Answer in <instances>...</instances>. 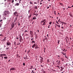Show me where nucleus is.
<instances>
[{"instance_id":"nucleus-3","label":"nucleus","mask_w":73,"mask_h":73,"mask_svg":"<svg viewBox=\"0 0 73 73\" xmlns=\"http://www.w3.org/2000/svg\"><path fill=\"white\" fill-rule=\"evenodd\" d=\"M36 45L37 43H35L33 45L32 47L33 48H35V47L36 46Z\"/></svg>"},{"instance_id":"nucleus-8","label":"nucleus","mask_w":73,"mask_h":73,"mask_svg":"<svg viewBox=\"0 0 73 73\" xmlns=\"http://www.w3.org/2000/svg\"><path fill=\"white\" fill-rule=\"evenodd\" d=\"M46 23V21H45L43 23V24H42V25H46V23Z\"/></svg>"},{"instance_id":"nucleus-9","label":"nucleus","mask_w":73,"mask_h":73,"mask_svg":"<svg viewBox=\"0 0 73 73\" xmlns=\"http://www.w3.org/2000/svg\"><path fill=\"white\" fill-rule=\"evenodd\" d=\"M46 20L44 19L43 20V21L42 20L41 21V23H44V22H45V21H46Z\"/></svg>"},{"instance_id":"nucleus-11","label":"nucleus","mask_w":73,"mask_h":73,"mask_svg":"<svg viewBox=\"0 0 73 73\" xmlns=\"http://www.w3.org/2000/svg\"><path fill=\"white\" fill-rule=\"evenodd\" d=\"M3 40L4 41H5L6 40V37H5Z\"/></svg>"},{"instance_id":"nucleus-38","label":"nucleus","mask_w":73,"mask_h":73,"mask_svg":"<svg viewBox=\"0 0 73 73\" xmlns=\"http://www.w3.org/2000/svg\"><path fill=\"white\" fill-rule=\"evenodd\" d=\"M56 23H57V24H59V23H58V22H57V21H56Z\"/></svg>"},{"instance_id":"nucleus-30","label":"nucleus","mask_w":73,"mask_h":73,"mask_svg":"<svg viewBox=\"0 0 73 73\" xmlns=\"http://www.w3.org/2000/svg\"><path fill=\"white\" fill-rule=\"evenodd\" d=\"M59 4L60 5H62L63 4L61 3V2L59 3Z\"/></svg>"},{"instance_id":"nucleus-39","label":"nucleus","mask_w":73,"mask_h":73,"mask_svg":"<svg viewBox=\"0 0 73 73\" xmlns=\"http://www.w3.org/2000/svg\"><path fill=\"white\" fill-rule=\"evenodd\" d=\"M9 49V47L6 48V49Z\"/></svg>"},{"instance_id":"nucleus-28","label":"nucleus","mask_w":73,"mask_h":73,"mask_svg":"<svg viewBox=\"0 0 73 73\" xmlns=\"http://www.w3.org/2000/svg\"><path fill=\"white\" fill-rule=\"evenodd\" d=\"M54 15H56V11H54Z\"/></svg>"},{"instance_id":"nucleus-63","label":"nucleus","mask_w":73,"mask_h":73,"mask_svg":"<svg viewBox=\"0 0 73 73\" xmlns=\"http://www.w3.org/2000/svg\"><path fill=\"white\" fill-rule=\"evenodd\" d=\"M65 57H66V58H68V57H67V56H65Z\"/></svg>"},{"instance_id":"nucleus-51","label":"nucleus","mask_w":73,"mask_h":73,"mask_svg":"<svg viewBox=\"0 0 73 73\" xmlns=\"http://www.w3.org/2000/svg\"><path fill=\"white\" fill-rule=\"evenodd\" d=\"M20 45V43H19V44H17V45Z\"/></svg>"},{"instance_id":"nucleus-27","label":"nucleus","mask_w":73,"mask_h":73,"mask_svg":"<svg viewBox=\"0 0 73 73\" xmlns=\"http://www.w3.org/2000/svg\"><path fill=\"white\" fill-rule=\"evenodd\" d=\"M23 66H25V63L24 62L23 63Z\"/></svg>"},{"instance_id":"nucleus-37","label":"nucleus","mask_w":73,"mask_h":73,"mask_svg":"<svg viewBox=\"0 0 73 73\" xmlns=\"http://www.w3.org/2000/svg\"><path fill=\"white\" fill-rule=\"evenodd\" d=\"M31 40H33V39H34V38H31Z\"/></svg>"},{"instance_id":"nucleus-26","label":"nucleus","mask_w":73,"mask_h":73,"mask_svg":"<svg viewBox=\"0 0 73 73\" xmlns=\"http://www.w3.org/2000/svg\"><path fill=\"white\" fill-rule=\"evenodd\" d=\"M16 16V17H18L19 16V15L17 14L16 15V16Z\"/></svg>"},{"instance_id":"nucleus-42","label":"nucleus","mask_w":73,"mask_h":73,"mask_svg":"<svg viewBox=\"0 0 73 73\" xmlns=\"http://www.w3.org/2000/svg\"><path fill=\"white\" fill-rule=\"evenodd\" d=\"M0 36H3V35L2 34H1Z\"/></svg>"},{"instance_id":"nucleus-64","label":"nucleus","mask_w":73,"mask_h":73,"mask_svg":"<svg viewBox=\"0 0 73 73\" xmlns=\"http://www.w3.org/2000/svg\"><path fill=\"white\" fill-rule=\"evenodd\" d=\"M57 56H58V57H60V56L57 55Z\"/></svg>"},{"instance_id":"nucleus-41","label":"nucleus","mask_w":73,"mask_h":73,"mask_svg":"<svg viewBox=\"0 0 73 73\" xmlns=\"http://www.w3.org/2000/svg\"><path fill=\"white\" fill-rule=\"evenodd\" d=\"M31 68H33V66H31Z\"/></svg>"},{"instance_id":"nucleus-34","label":"nucleus","mask_w":73,"mask_h":73,"mask_svg":"<svg viewBox=\"0 0 73 73\" xmlns=\"http://www.w3.org/2000/svg\"><path fill=\"white\" fill-rule=\"evenodd\" d=\"M14 2V0H13L12 2H11L12 3H13Z\"/></svg>"},{"instance_id":"nucleus-2","label":"nucleus","mask_w":73,"mask_h":73,"mask_svg":"<svg viewBox=\"0 0 73 73\" xmlns=\"http://www.w3.org/2000/svg\"><path fill=\"white\" fill-rule=\"evenodd\" d=\"M0 57H2V60H3V56H7V55L5 54H0Z\"/></svg>"},{"instance_id":"nucleus-58","label":"nucleus","mask_w":73,"mask_h":73,"mask_svg":"<svg viewBox=\"0 0 73 73\" xmlns=\"http://www.w3.org/2000/svg\"><path fill=\"white\" fill-rule=\"evenodd\" d=\"M21 3V2H20V1H19V4L20 3Z\"/></svg>"},{"instance_id":"nucleus-13","label":"nucleus","mask_w":73,"mask_h":73,"mask_svg":"<svg viewBox=\"0 0 73 73\" xmlns=\"http://www.w3.org/2000/svg\"><path fill=\"white\" fill-rule=\"evenodd\" d=\"M60 61L59 62H58L57 63V65H60Z\"/></svg>"},{"instance_id":"nucleus-15","label":"nucleus","mask_w":73,"mask_h":73,"mask_svg":"<svg viewBox=\"0 0 73 73\" xmlns=\"http://www.w3.org/2000/svg\"><path fill=\"white\" fill-rule=\"evenodd\" d=\"M17 18L16 17L15 19L14 22H15V21H17Z\"/></svg>"},{"instance_id":"nucleus-21","label":"nucleus","mask_w":73,"mask_h":73,"mask_svg":"<svg viewBox=\"0 0 73 73\" xmlns=\"http://www.w3.org/2000/svg\"><path fill=\"white\" fill-rule=\"evenodd\" d=\"M64 69V68H62L60 70L61 71H62V70H63V69Z\"/></svg>"},{"instance_id":"nucleus-36","label":"nucleus","mask_w":73,"mask_h":73,"mask_svg":"<svg viewBox=\"0 0 73 73\" xmlns=\"http://www.w3.org/2000/svg\"><path fill=\"white\" fill-rule=\"evenodd\" d=\"M3 21V20H0V22H2Z\"/></svg>"},{"instance_id":"nucleus-50","label":"nucleus","mask_w":73,"mask_h":73,"mask_svg":"<svg viewBox=\"0 0 73 73\" xmlns=\"http://www.w3.org/2000/svg\"><path fill=\"white\" fill-rule=\"evenodd\" d=\"M64 54L65 55V57L66 56V53H65Z\"/></svg>"},{"instance_id":"nucleus-19","label":"nucleus","mask_w":73,"mask_h":73,"mask_svg":"<svg viewBox=\"0 0 73 73\" xmlns=\"http://www.w3.org/2000/svg\"><path fill=\"white\" fill-rule=\"evenodd\" d=\"M30 34L31 35H32V34H33V31H30Z\"/></svg>"},{"instance_id":"nucleus-7","label":"nucleus","mask_w":73,"mask_h":73,"mask_svg":"<svg viewBox=\"0 0 73 73\" xmlns=\"http://www.w3.org/2000/svg\"><path fill=\"white\" fill-rule=\"evenodd\" d=\"M17 12H15L14 13V15L15 16H16V15H17Z\"/></svg>"},{"instance_id":"nucleus-1","label":"nucleus","mask_w":73,"mask_h":73,"mask_svg":"<svg viewBox=\"0 0 73 73\" xmlns=\"http://www.w3.org/2000/svg\"><path fill=\"white\" fill-rule=\"evenodd\" d=\"M7 15L9 14V12L8 11H5L4 12V15Z\"/></svg>"},{"instance_id":"nucleus-55","label":"nucleus","mask_w":73,"mask_h":73,"mask_svg":"<svg viewBox=\"0 0 73 73\" xmlns=\"http://www.w3.org/2000/svg\"><path fill=\"white\" fill-rule=\"evenodd\" d=\"M45 39H43V41H44H44H45Z\"/></svg>"},{"instance_id":"nucleus-6","label":"nucleus","mask_w":73,"mask_h":73,"mask_svg":"<svg viewBox=\"0 0 73 73\" xmlns=\"http://www.w3.org/2000/svg\"><path fill=\"white\" fill-rule=\"evenodd\" d=\"M14 25H15L14 24V23H12L11 25V27L12 28H13V27H14Z\"/></svg>"},{"instance_id":"nucleus-46","label":"nucleus","mask_w":73,"mask_h":73,"mask_svg":"<svg viewBox=\"0 0 73 73\" xmlns=\"http://www.w3.org/2000/svg\"><path fill=\"white\" fill-rule=\"evenodd\" d=\"M32 73H35V72H33V70H32Z\"/></svg>"},{"instance_id":"nucleus-29","label":"nucleus","mask_w":73,"mask_h":73,"mask_svg":"<svg viewBox=\"0 0 73 73\" xmlns=\"http://www.w3.org/2000/svg\"><path fill=\"white\" fill-rule=\"evenodd\" d=\"M57 26H58L59 28H60V25H57Z\"/></svg>"},{"instance_id":"nucleus-52","label":"nucleus","mask_w":73,"mask_h":73,"mask_svg":"<svg viewBox=\"0 0 73 73\" xmlns=\"http://www.w3.org/2000/svg\"><path fill=\"white\" fill-rule=\"evenodd\" d=\"M33 68L32 67H31L30 68V69H32Z\"/></svg>"},{"instance_id":"nucleus-60","label":"nucleus","mask_w":73,"mask_h":73,"mask_svg":"<svg viewBox=\"0 0 73 73\" xmlns=\"http://www.w3.org/2000/svg\"><path fill=\"white\" fill-rule=\"evenodd\" d=\"M49 6H48V7H47V8H48V9H49Z\"/></svg>"},{"instance_id":"nucleus-33","label":"nucleus","mask_w":73,"mask_h":73,"mask_svg":"<svg viewBox=\"0 0 73 73\" xmlns=\"http://www.w3.org/2000/svg\"><path fill=\"white\" fill-rule=\"evenodd\" d=\"M52 24V22L51 21L49 23V24Z\"/></svg>"},{"instance_id":"nucleus-31","label":"nucleus","mask_w":73,"mask_h":73,"mask_svg":"<svg viewBox=\"0 0 73 73\" xmlns=\"http://www.w3.org/2000/svg\"><path fill=\"white\" fill-rule=\"evenodd\" d=\"M16 42H14V45H16Z\"/></svg>"},{"instance_id":"nucleus-49","label":"nucleus","mask_w":73,"mask_h":73,"mask_svg":"<svg viewBox=\"0 0 73 73\" xmlns=\"http://www.w3.org/2000/svg\"><path fill=\"white\" fill-rule=\"evenodd\" d=\"M35 8L36 9H37V6H36Z\"/></svg>"},{"instance_id":"nucleus-43","label":"nucleus","mask_w":73,"mask_h":73,"mask_svg":"<svg viewBox=\"0 0 73 73\" xmlns=\"http://www.w3.org/2000/svg\"><path fill=\"white\" fill-rule=\"evenodd\" d=\"M47 37H49V35L47 34Z\"/></svg>"},{"instance_id":"nucleus-48","label":"nucleus","mask_w":73,"mask_h":73,"mask_svg":"<svg viewBox=\"0 0 73 73\" xmlns=\"http://www.w3.org/2000/svg\"><path fill=\"white\" fill-rule=\"evenodd\" d=\"M44 39H45V40H48V39H47V38H44Z\"/></svg>"},{"instance_id":"nucleus-18","label":"nucleus","mask_w":73,"mask_h":73,"mask_svg":"<svg viewBox=\"0 0 73 73\" xmlns=\"http://www.w3.org/2000/svg\"><path fill=\"white\" fill-rule=\"evenodd\" d=\"M27 55H25V56L24 57H23V58H24L25 59H26V58H27Z\"/></svg>"},{"instance_id":"nucleus-47","label":"nucleus","mask_w":73,"mask_h":73,"mask_svg":"<svg viewBox=\"0 0 73 73\" xmlns=\"http://www.w3.org/2000/svg\"><path fill=\"white\" fill-rule=\"evenodd\" d=\"M63 24H66V23H64V22H63Z\"/></svg>"},{"instance_id":"nucleus-10","label":"nucleus","mask_w":73,"mask_h":73,"mask_svg":"<svg viewBox=\"0 0 73 73\" xmlns=\"http://www.w3.org/2000/svg\"><path fill=\"white\" fill-rule=\"evenodd\" d=\"M60 60H61V61H64V59L63 58H60Z\"/></svg>"},{"instance_id":"nucleus-53","label":"nucleus","mask_w":73,"mask_h":73,"mask_svg":"<svg viewBox=\"0 0 73 73\" xmlns=\"http://www.w3.org/2000/svg\"><path fill=\"white\" fill-rule=\"evenodd\" d=\"M68 8H71V7H70L69 6H68Z\"/></svg>"},{"instance_id":"nucleus-5","label":"nucleus","mask_w":73,"mask_h":73,"mask_svg":"<svg viewBox=\"0 0 73 73\" xmlns=\"http://www.w3.org/2000/svg\"><path fill=\"white\" fill-rule=\"evenodd\" d=\"M15 70V68L13 67H12L10 69V70L11 71V70Z\"/></svg>"},{"instance_id":"nucleus-35","label":"nucleus","mask_w":73,"mask_h":73,"mask_svg":"<svg viewBox=\"0 0 73 73\" xmlns=\"http://www.w3.org/2000/svg\"><path fill=\"white\" fill-rule=\"evenodd\" d=\"M59 67H60V66H56V67H57V68H59Z\"/></svg>"},{"instance_id":"nucleus-12","label":"nucleus","mask_w":73,"mask_h":73,"mask_svg":"<svg viewBox=\"0 0 73 73\" xmlns=\"http://www.w3.org/2000/svg\"><path fill=\"white\" fill-rule=\"evenodd\" d=\"M38 48V45H36L35 47V49H36Z\"/></svg>"},{"instance_id":"nucleus-23","label":"nucleus","mask_w":73,"mask_h":73,"mask_svg":"<svg viewBox=\"0 0 73 73\" xmlns=\"http://www.w3.org/2000/svg\"><path fill=\"white\" fill-rule=\"evenodd\" d=\"M26 32H28V31H27V30H25V33H26Z\"/></svg>"},{"instance_id":"nucleus-56","label":"nucleus","mask_w":73,"mask_h":73,"mask_svg":"<svg viewBox=\"0 0 73 73\" xmlns=\"http://www.w3.org/2000/svg\"><path fill=\"white\" fill-rule=\"evenodd\" d=\"M34 4H37V3H36V2H35L34 3Z\"/></svg>"},{"instance_id":"nucleus-62","label":"nucleus","mask_w":73,"mask_h":73,"mask_svg":"<svg viewBox=\"0 0 73 73\" xmlns=\"http://www.w3.org/2000/svg\"><path fill=\"white\" fill-rule=\"evenodd\" d=\"M37 31H38V32H39V30H38Z\"/></svg>"},{"instance_id":"nucleus-17","label":"nucleus","mask_w":73,"mask_h":73,"mask_svg":"<svg viewBox=\"0 0 73 73\" xmlns=\"http://www.w3.org/2000/svg\"><path fill=\"white\" fill-rule=\"evenodd\" d=\"M19 3H17V4H15V6H16V5L19 6Z\"/></svg>"},{"instance_id":"nucleus-40","label":"nucleus","mask_w":73,"mask_h":73,"mask_svg":"<svg viewBox=\"0 0 73 73\" xmlns=\"http://www.w3.org/2000/svg\"><path fill=\"white\" fill-rule=\"evenodd\" d=\"M70 16H71V17H72V15H70Z\"/></svg>"},{"instance_id":"nucleus-57","label":"nucleus","mask_w":73,"mask_h":73,"mask_svg":"<svg viewBox=\"0 0 73 73\" xmlns=\"http://www.w3.org/2000/svg\"><path fill=\"white\" fill-rule=\"evenodd\" d=\"M43 73H45V71H44L43 72Z\"/></svg>"},{"instance_id":"nucleus-61","label":"nucleus","mask_w":73,"mask_h":73,"mask_svg":"<svg viewBox=\"0 0 73 73\" xmlns=\"http://www.w3.org/2000/svg\"><path fill=\"white\" fill-rule=\"evenodd\" d=\"M65 50V49H64L63 50V51H64Z\"/></svg>"},{"instance_id":"nucleus-4","label":"nucleus","mask_w":73,"mask_h":73,"mask_svg":"<svg viewBox=\"0 0 73 73\" xmlns=\"http://www.w3.org/2000/svg\"><path fill=\"white\" fill-rule=\"evenodd\" d=\"M11 44V42H7L6 43V45H9V46Z\"/></svg>"},{"instance_id":"nucleus-45","label":"nucleus","mask_w":73,"mask_h":73,"mask_svg":"<svg viewBox=\"0 0 73 73\" xmlns=\"http://www.w3.org/2000/svg\"><path fill=\"white\" fill-rule=\"evenodd\" d=\"M60 62V61L57 60L56 61V62Z\"/></svg>"},{"instance_id":"nucleus-32","label":"nucleus","mask_w":73,"mask_h":73,"mask_svg":"<svg viewBox=\"0 0 73 73\" xmlns=\"http://www.w3.org/2000/svg\"><path fill=\"white\" fill-rule=\"evenodd\" d=\"M30 4H33V2H31V1H30Z\"/></svg>"},{"instance_id":"nucleus-44","label":"nucleus","mask_w":73,"mask_h":73,"mask_svg":"<svg viewBox=\"0 0 73 73\" xmlns=\"http://www.w3.org/2000/svg\"><path fill=\"white\" fill-rule=\"evenodd\" d=\"M59 21H60V19H59V20H58V22H59Z\"/></svg>"},{"instance_id":"nucleus-54","label":"nucleus","mask_w":73,"mask_h":73,"mask_svg":"<svg viewBox=\"0 0 73 73\" xmlns=\"http://www.w3.org/2000/svg\"><path fill=\"white\" fill-rule=\"evenodd\" d=\"M31 17V14L30 15V16L29 17Z\"/></svg>"},{"instance_id":"nucleus-24","label":"nucleus","mask_w":73,"mask_h":73,"mask_svg":"<svg viewBox=\"0 0 73 73\" xmlns=\"http://www.w3.org/2000/svg\"><path fill=\"white\" fill-rule=\"evenodd\" d=\"M60 40H59L58 41V44H59V43H60Z\"/></svg>"},{"instance_id":"nucleus-22","label":"nucleus","mask_w":73,"mask_h":73,"mask_svg":"<svg viewBox=\"0 0 73 73\" xmlns=\"http://www.w3.org/2000/svg\"><path fill=\"white\" fill-rule=\"evenodd\" d=\"M32 44H33V43H35V41H32Z\"/></svg>"},{"instance_id":"nucleus-14","label":"nucleus","mask_w":73,"mask_h":73,"mask_svg":"<svg viewBox=\"0 0 73 73\" xmlns=\"http://www.w3.org/2000/svg\"><path fill=\"white\" fill-rule=\"evenodd\" d=\"M37 18L36 17H34L33 18V20H35Z\"/></svg>"},{"instance_id":"nucleus-20","label":"nucleus","mask_w":73,"mask_h":73,"mask_svg":"<svg viewBox=\"0 0 73 73\" xmlns=\"http://www.w3.org/2000/svg\"><path fill=\"white\" fill-rule=\"evenodd\" d=\"M43 61V60L42 59H41L40 63H42Z\"/></svg>"},{"instance_id":"nucleus-16","label":"nucleus","mask_w":73,"mask_h":73,"mask_svg":"<svg viewBox=\"0 0 73 73\" xmlns=\"http://www.w3.org/2000/svg\"><path fill=\"white\" fill-rule=\"evenodd\" d=\"M4 58L5 59H8V57L7 56H5Z\"/></svg>"},{"instance_id":"nucleus-25","label":"nucleus","mask_w":73,"mask_h":73,"mask_svg":"<svg viewBox=\"0 0 73 73\" xmlns=\"http://www.w3.org/2000/svg\"><path fill=\"white\" fill-rule=\"evenodd\" d=\"M47 61L48 62H50V61H49V59H47Z\"/></svg>"},{"instance_id":"nucleus-59","label":"nucleus","mask_w":73,"mask_h":73,"mask_svg":"<svg viewBox=\"0 0 73 73\" xmlns=\"http://www.w3.org/2000/svg\"><path fill=\"white\" fill-rule=\"evenodd\" d=\"M41 4H42V3H40V5H41Z\"/></svg>"}]
</instances>
